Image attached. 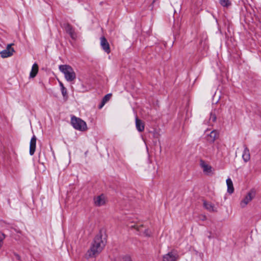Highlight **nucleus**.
<instances>
[{"label": "nucleus", "mask_w": 261, "mask_h": 261, "mask_svg": "<svg viewBox=\"0 0 261 261\" xmlns=\"http://www.w3.org/2000/svg\"><path fill=\"white\" fill-rule=\"evenodd\" d=\"M106 243V239L101 234L97 235L93 241L92 245L85 256L87 258L95 257L98 255L104 248Z\"/></svg>", "instance_id": "f257e3e1"}, {"label": "nucleus", "mask_w": 261, "mask_h": 261, "mask_svg": "<svg viewBox=\"0 0 261 261\" xmlns=\"http://www.w3.org/2000/svg\"><path fill=\"white\" fill-rule=\"evenodd\" d=\"M59 69L64 74L67 82H71L76 79V73L71 66L66 64L61 65L59 66Z\"/></svg>", "instance_id": "f03ea898"}, {"label": "nucleus", "mask_w": 261, "mask_h": 261, "mask_svg": "<svg viewBox=\"0 0 261 261\" xmlns=\"http://www.w3.org/2000/svg\"><path fill=\"white\" fill-rule=\"evenodd\" d=\"M71 122L73 127L77 130L85 131L87 129L86 122L80 118L73 116L71 118Z\"/></svg>", "instance_id": "7ed1b4c3"}, {"label": "nucleus", "mask_w": 261, "mask_h": 261, "mask_svg": "<svg viewBox=\"0 0 261 261\" xmlns=\"http://www.w3.org/2000/svg\"><path fill=\"white\" fill-rule=\"evenodd\" d=\"M255 192L254 190H251L246 195L245 197L241 201L240 206L245 207L255 197Z\"/></svg>", "instance_id": "20e7f679"}, {"label": "nucleus", "mask_w": 261, "mask_h": 261, "mask_svg": "<svg viewBox=\"0 0 261 261\" xmlns=\"http://www.w3.org/2000/svg\"><path fill=\"white\" fill-rule=\"evenodd\" d=\"M179 255L175 251L169 252L162 257L163 261H177Z\"/></svg>", "instance_id": "39448f33"}, {"label": "nucleus", "mask_w": 261, "mask_h": 261, "mask_svg": "<svg viewBox=\"0 0 261 261\" xmlns=\"http://www.w3.org/2000/svg\"><path fill=\"white\" fill-rule=\"evenodd\" d=\"M129 227L130 228H135L138 231L140 232V233H142L143 235L146 236V237H149L151 234V231L148 229H145L143 230V226L142 225L140 224V223H135L134 224H129Z\"/></svg>", "instance_id": "423d86ee"}, {"label": "nucleus", "mask_w": 261, "mask_h": 261, "mask_svg": "<svg viewBox=\"0 0 261 261\" xmlns=\"http://www.w3.org/2000/svg\"><path fill=\"white\" fill-rule=\"evenodd\" d=\"M13 45V44H8L6 48L0 52V55L3 58H8L13 55L15 51L14 48L12 47Z\"/></svg>", "instance_id": "0eeeda50"}, {"label": "nucleus", "mask_w": 261, "mask_h": 261, "mask_svg": "<svg viewBox=\"0 0 261 261\" xmlns=\"http://www.w3.org/2000/svg\"><path fill=\"white\" fill-rule=\"evenodd\" d=\"M106 203V197L104 195L96 196L94 198V203L96 206H101Z\"/></svg>", "instance_id": "6e6552de"}, {"label": "nucleus", "mask_w": 261, "mask_h": 261, "mask_svg": "<svg viewBox=\"0 0 261 261\" xmlns=\"http://www.w3.org/2000/svg\"><path fill=\"white\" fill-rule=\"evenodd\" d=\"M64 28L66 33L70 35V37L72 39H76L77 37L76 34L75 33L74 30L70 24H69V23L64 24Z\"/></svg>", "instance_id": "1a4fd4ad"}, {"label": "nucleus", "mask_w": 261, "mask_h": 261, "mask_svg": "<svg viewBox=\"0 0 261 261\" xmlns=\"http://www.w3.org/2000/svg\"><path fill=\"white\" fill-rule=\"evenodd\" d=\"M100 45L103 49V50L109 54L110 53L111 50L110 48V45L106 38L104 37H102L100 38Z\"/></svg>", "instance_id": "9d476101"}, {"label": "nucleus", "mask_w": 261, "mask_h": 261, "mask_svg": "<svg viewBox=\"0 0 261 261\" xmlns=\"http://www.w3.org/2000/svg\"><path fill=\"white\" fill-rule=\"evenodd\" d=\"M37 138L35 136H33L31 139L30 143V154L32 155L34 154L36 149Z\"/></svg>", "instance_id": "9b49d317"}, {"label": "nucleus", "mask_w": 261, "mask_h": 261, "mask_svg": "<svg viewBox=\"0 0 261 261\" xmlns=\"http://www.w3.org/2000/svg\"><path fill=\"white\" fill-rule=\"evenodd\" d=\"M218 132L214 130L211 132V133L207 136V140L210 142H214L215 140L218 138Z\"/></svg>", "instance_id": "f8f14e48"}, {"label": "nucleus", "mask_w": 261, "mask_h": 261, "mask_svg": "<svg viewBox=\"0 0 261 261\" xmlns=\"http://www.w3.org/2000/svg\"><path fill=\"white\" fill-rule=\"evenodd\" d=\"M136 127L137 129L140 132H143L144 129V123L137 117L136 118Z\"/></svg>", "instance_id": "ddd939ff"}, {"label": "nucleus", "mask_w": 261, "mask_h": 261, "mask_svg": "<svg viewBox=\"0 0 261 261\" xmlns=\"http://www.w3.org/2000/svg\"><path fill=\"white\" fill-rule=\"evenodd\" d=\"M203 206L205 209L211 212H214L217 211L216 208L214 206V205L210 202L204 201Z\"/></svg>", "instance_id": "4468645a"}, {"label": "nucleus", "mask_w": 261, "mask_h": 261, "mask_svg": "<svg viewBox=\"0 0 261 261\" xmlns=\"http://www.w3.org/2000/svg\"><path fill=\"white\" fill-rule=\"evenodd\" d=\"M38 72V65L37 63H34L32 67L31 71L30 73V77H35Z\"/></svg>", "instance_id": "2eb2a0df"}, {"label": "nucleus", "mask_w": 261, "mask_h": 261, "mask_svg": "<svg viewBox=\"0 0 261 261\" xmlns=\"http://www.w3.org/2000/svg\"><path fill=\"white\" fill-rule=\"evenodd\" d=\"M226 184L227 187V192L230 194L233 193L234 192V188L232 181L230 178H228L226 179Z\"/></svg>", "instance_id": "dca6fc26"}, {"label": "nucleus", "mask_w": 261, "mask_h": 261, "mask_svg": "<svg viewBox=\"0 0 261 261\" xmlns=\"http://www.w3.org/2000/svg\"><path fill=\"white\" fill-rule=\"evenodd\" d=\"M242 158L245 162H248L250 159V155L249 149L245 146L242 154Z\"/></svg>", "instance_id": "f3484780"}, {"label": "nucleus", "mask_w": 261, "mask_h": 261, "mask_svg": "<svg viewBox=\"0 0 261 261\" xmlns=\"http://www.w3.org/2000/svg\"><path fill=\"white\" fill-rule=\"evenodd\" d=\"M200 165L203 168V170L204 172L209 173L212 171L211 166L206 164L204 161H201Z\"/></svg>", "instance_id": "a211bd4d"}, {"label": "nucleus", "mask_w": 261, "mask_h": 261, "mask_svg": "<svg viewBox=\"0 0 261 261\" xmlns=\"http://www.w3.org/2000/svg\"><path fill=\"white\" fill-rule=\"evenodd\" d=\"M220 4L224 7H228L231 5V3L229 0H220Z\"/></svg>", "instance_id": "6ab92c4d"}, {"label": "nucleus", "mask_w": 261, "mask_h": 261, "mask_svg": "<svg viewBox=\"0 0 261 261\" xmlns=\"http://www.w3.org/2000/svg\"><path fill=\"white\" fill-rule=\"evenodd\" d=\"M216 115L215 112H212L210 114V122H215L216 120Z\"/></svg>", "instance_id": "aec40b11"}, {"label": "nucleus", "mask_w": 261, "mask_h": 261, "mask_svg": "<svg viewBox=\"0 0 261 261\" xmlns=\"http://www.w3.org/2000/svg\"><path fill=\"white\" fill-rule=\"evenodd\" d=\"M111 96H112V94H111V93L108 94L104 96L102 101H103L105 103H106L110 99V98H111Z\"/></svg>", "instance_id": "412c9836"}, {"label": "nucleus", "mask_w": 261, "mask_h": 261, "mask_svg": "<svg viewBox=\"0 0 261 261\" xmlns=\"http://www.w3.org/2000/svg\"><path fill=\"white\" fill-rule=\"evenodd\" d=\"M122 259L123 261H133L131 257L128 255H124Z\"/></svg>", "instance_id": "4be33fe9"}, {"label": "nucleus", "mask_w": 261, "mask_h": 261, "mask_svg": "<svg viewBox=\"0 0 261 261\" xmlns=\"http://www.w3.org/2000/svg\"><path fill=\"white\" fill-rule=\"evenodd\" d=\"M5 238V236L4 233H0V248L2 246L3 240Z\"/></svg>", "instance_id": "5701e85b"}, {"label": "nucleus", "mask_w": 261, "mask_h": 261, "mask_svg": "<svg viewBox=\"0 0 261 261\" xmlns=\"http://www.w3.org/2000/svg\"><path fill=\"white\" fill-rule=\"evenodd\" d=\"M61 89V92H62V95L64 97H65L67 95V90H66V89L65 88V87H63V88H62Z\"/></svg>", "instance_id": "b1692460"}, {"label": "nucleus", "mask_w": 261, "mask_h": 261, "mask_svg": "<svg viewBox=\"0 0 261 261\" xmlns=\"http://www.w3.org/2000/svg\"><path fill=\"white\" fill-rule=\"evenodd\" d=\"M105 103H106L102 101L101 104L99 106V109H101L104 106Z\"/></svg>", "instance_id": "393cba45"}, {"label": "nucleus", "mask_w": 261, "mask_h": 261, "mask_svg": "<svg viewBox=\"0 0 261 261\" xmlns=\"http://www.w3.org/2000/svg\"><path fill=\"white\" fill-rule=\"evenodd\" d=\"M60 86L61 89L63 88V87H64L63 84L61 82H59Z\"/></svg>", "instance_id": "a878e982"}, {"label": "nucleus", "mask_w": 261, "mask_h": 261, "mask_svg": "<svg viewBox=\"0 0 261 261\" xmlns=\"http://www.w3.org/2000/svg\"><path fill=\"white\" fill-rule=\"evenodd\" d=\"M205 218H205V216H204V217H203V218H202V219H203V220H204V219H205Z\"/></svg>", "instance_id": "bb28decb"}, {"label": "nucleus", "mask_w": 261, "mask_h": 261, "mask_svg": "<svg viewBox=\"0 0 261 261\" xmlns=\"http://www.w3.org/2000/svg\"><path fill=\"white\" fill-rule=\"evenodd\" d=\"M205 218H205V216H204V217H203V218H202V219H203V220H204V219H205Z\"/></svg>", "instance_id": "cd10ccee"}]
</instances>
